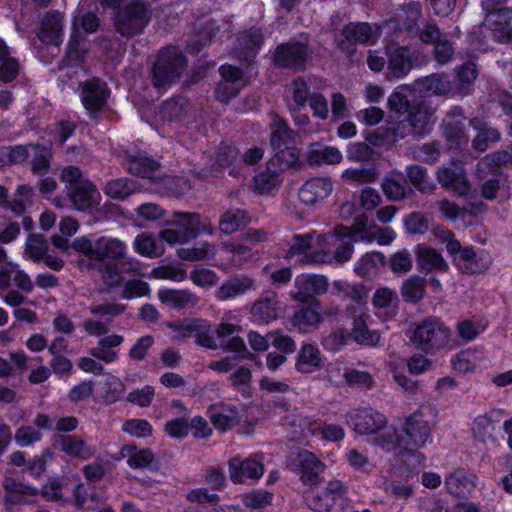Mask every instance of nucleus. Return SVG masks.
<instances>
[{
  "instance_id": "58",
  "label": "nucleus",
  "mask_w": 512,
  "mask_h": 512,
  "mask_svg": "<svg viewBox=\"0 0 512 512\" xmlns=\"http://www.w3.org/2000/svg\"><path fill=\"white\" fill-rule=\"evenodd\" d=\"M344 177L359 184H366L374 182L378 178V172L374 168L348 169Z\"/></svg>"
},
{
  "instance_id": "53",
  "label": "nucleus",
  "mask_w": 512,
  "mask_h": 512,
  "mask_svg": "<svg viewBox=\"0 0 512 512\" xmlns=\"http://www.w3.org/2000/svg\"><path fill=\"white\" fill-rule=\"evenodd\" d=\"M315 94L311 92L310 82L303 78H297L293 82V100L298 109L304 107L307 101L310 100L311 95Z\"/></svg>"
},
{
  "instance_id": "27",
  "label": "nucleus",
  "mask_w": 512,
  "mask_h": 512,
  "mask_svg": "<svg viewBox=\"0 0 512 512\" xmlns=\"http://www.w3.org/2000/svg\"><path fill=\"white\" fill-rule=\"evenodd\" d=\"M251 222L252 218L246 209L230 208L221 214L218 228L222 234L232 235L243 230Z\"/></svg>"
},
{
  "instance_id": "45",
  "label": "nucleus",
  "mask_w": 512,
  "mask_h": 512,
  "mask_svg": "<svg viewBox=\"0 0 512 512\" xmlns=\"http://www.w3.org/2000/svg\"><path fill=\"white\" fill-rule=\"evenodd\" d=\"M20 62L17 58L11 56L10 51L0 61V85L10 84L20 74Z\"/></svg>"
},
{
  "instance_id": "47",
  "label": "nucleus",
  "mask_w": 512,
  "mask_h": 512,
  "mask_svg": "<svg viewBox=\"0 0 512 512\" xmlns=\"http://www.w3.org/2000/svg\"><path fill=\"white\" fill-rule=\"evenodd\" d=\"M384 264V256L379 252L364 255L355 265V272L363 277L369 276L379 265Z\"/></svg>"
},
{
  "instance_id": "38",
  "label": "nucleus",
  "mask_w": 512,
  "mask_h": 512,
  "mask_svg": "<svg viewBox=\"0 0 512 512\" xmlns=\"http://www.w3.org/2000/svg\"><path fill=\"white\" fill-rule=\"evenodd\" d=\"M122 341V336L116 334L104 337L100 339L98 345L91 350V354L96 359L105 363L114 362L118 357V353L114 348L118 347Z\"/></svg>"
},
{
  "instance_id": "43",
  "label": "nucleus",
  "mask_w": 512,
  "mask_h": 512,
  "mask_svg": "<svg viewBox=\"0 0 512 512\" xmlns=\"http://www.w3.org/2000/svg\"><path fill=\"white\" fill-rule=\"evenodd\" d=\"M313 423L307 417L294 416L290 423V441L302 442L314 434Z\"/></svg>"
},
{
  "instance_id": "32",
  "label": "nucleus",
  "mask_w": 512,
  "mask_h": 512,
  "mask_svg": "<svg viewBox=\"0 0 512 512\" xmlns=\"http://www.w3.org/2000/svg\"><path fill=\"white\" fill-rule=\"evenodd\" d=\"M417 261L419 268L426 273L447 272L449 269L448 263L434 248H419L417 250Z\"/></svg>"
},
{
  "instance_id": "21",
  "label": "nucleus",
  "mask_w": 512,
  "mask_h": 512,
  "mask_svg": "<svg viewBox=\"0 0 512 512\" xmlns=\"http://www.w3.org/2000/svg\"><path fill=\"white\" fill-rule=\"evenodd\" d=\"M288 170V161L269 160L266 169L254 176L255 190L260 194L271 193L282 182L281 174Z\"/></svg>"
},
{
  "instance_id": "8",
  "label": "nucleus",
  "mask_w": 512,
  "mask_h": 512,
  "mask_svg": "<svg viewBox=\"0 0 512 512\" xmlns=\"http://www.w3.org/2000/svg\"><path fill=\"white\" fill-rule=\"evenodd\" d=\"M437 109L431 101L420 100L412 103L406 118L399 121L394 129V139H404L408 136L423 137L430 133L436 118Z\"/></svg>"
},
{
  "instance_id": "49",
  "label": "nucleus",
  "mask_w": 512,
  "mask_h": 512,
  "mask_svg": "<svg viewBox=\"0 0 512 512\" xmlns=\"http://www.w3.org/2000/svg\"><path fill=\"white\" fill-rule=\"evenodd\" d=\"M381 187L383 193L389 200L399 201L406 197L405 186L392 175H388L383 179Z\"/></svg>"
},
{
  "instance_id": "56",
  "label": "nucleus",
  "mask_w": 512,
  "mask_h": 512,
  "mask_svg": "<svg viewBox=\"0 0 512 512\" xmlns=\"http://www.w3.org/2000/svg\"><path fill=\"white\" fill-rule=\"evenodd\" d=\"M399 302L395 291L390 288H379L373 296V304L377 308L396 307Z\"/></svg>"
},
{
  "instance_id": "63",
  "label": "nucleus",
  "mask_w": 512,
  "mask_h": 512,
  "mask_svg": "<svg viewBox=\"0 0 512 512\" xmlns=\"http://www.w3.org/2000/svg\"><path fill=\"white\" fill-rule=\"evenodd\" d=\"M190 279L195 285L208 288L216 284L218 277L213 270L201 268L193 270L190 274Z\"/></svg>"
},
{
  "instance_id": "17",
  "label": "nucleus",
  "mask_w": 512,
  "mask_h": 512,
  "mask_svg": "<svg viewBox=\"0 0 512 512\" xmlns=\"http://www.w3.org/2000/svg\"><path fill=\"white\" fill-rule=\"evenodd\" d=\"M348 421L359 434H378L387 425V418L371 408L351 412Z\"/></svg>"
},
{
  "instance_id": "13",
  "label": "nucleus",
  "mask_w": 512,
  "mask_h": 512,
  "mask_svg": "<svg viewBox=\"0 0 512 512\" xmlns=\"http://www.w3.org/2000/svg\"><path fill=\"white\" fill-rule=\"evenodd\" d=\"M296 455L293 459L296 472L299 474V480L310 489L317 487L323 482V476L326 466L313 453L308 450L298 449L292 451L290 456Z\"/></svg>"
},
{
  "instance_id": "29",
  "label": "nucleus",
  "mask_w": 512,
  "mask_h": 512,
  "mask_svg": "<svg viewBox=\"0 0 512 512\" xmlns=\"http://www.w3.org/2000/svg\"><path fill=\"white\" fill-rule=\"evenodd\" d=\"M388 70L393 77H405L413 67V56L408 47L401 46L389 50Z\"/></svg>"
},
{
  "instance_id": "46",
  "label": "nucleus",
  "mask_w": 512,
  "mask_h": 512,
  "mask_svg": "<svg viewBox=\"0 0 512 512\" xmlns=\"http://www.w3.org/2000/svg\"><path fill=\"white\" fill-rule=\"evenodd\" d=\"M351 336L359 344L375 345L380 340V333L377 330L368 328L366 322H354Z\"/></svg>"
},
{
  "instance_id": "37",
  "label": "nucleus",
  "mask_w": 512,
  "mask_h": 512,
  "mask_svg": "<svg viewBox=\"0 0 512 512\" xmlns=\"http://www.w3.org/2000/svg\"><path fill=\"white\" fill-rule=\"evenodd\" d=\"M138 189L137 182L126 178H116L109 180L103 188L104 194L114 200H124Z\"/></svg>"
},
{
  "instance_id": "16",
  "label": "nucleus",
  "mask_w": 512,
  "mask_h": 512,
  "mask_svg": "<svg viewBox=\"0 0 512 512\" xmlns=\"http://www.w3.org/2000/svg\"><path fill=\"white\" fill-rule=\"evenodd\" d=\"M264 473L262 460L257 457H249L241 460L232 458L229 461V476L233 483L243 484L259 479Z\"/></svg>"
},
{
  "instance_id": "1",
  "label": "nucleus",
  "mask_w": 512,
  "mask_h": 512,
  "mask_svg": "<svg viewBox=\"0 0 512 512\" xmlns=\"http://www.w3.org/2000/svg\"><path fill=\"white\" fill-rule=\"evenodd\" d=\"M434 410L431 405L422 406L405 418L398 432L393 429L391 432L378 434L375 438L376 444L387 451L397 446L407 451L423 448L432 439V428L425 417Z\"/></svg>"
},
{
  "instance_id": "2",
  "label": "nucleus",
  "mask_w": 512,
  "mask_h": 512,
  "mask_svg": "<svg viewBox=\"0 0 512 512\" xmlns=\"http://www.w3.org/2000/svg\"><path fill=\"white\" fill-rule=\"evenodd\" d=\"M169 327L179 337L194 336L196 343L208 349L222 348L237 354L246 351V345L242 338L233 336L226 341V337L233 334L235 327L229 323H221L214 330L207 322H169Z\"/></svg>"
},
{
  "instance_id": "9",
  "label": "nucleus",
  "mask_w": 512,
  "mask_h": 512,
  "mask_svg": "<svg viewBox=\"0 0 512 512\" xmlns=\"http://www.w3.org/2000/svg\"><path fill=\"white\" fill-rule=\"evenodd\" d=\"M71 248L91 261L119 260L127 250L126 244L116 238L101 236L91 240L86 236L75 238Z\"/></svg>"
},
{
  "instance_id": "57",
  "label": "nucleus",
  "mask_w": 512,
  "mask_h": 512,
  "mask_svg": "<svg viewBox=\"0 0 512 512\" xmlns=\"http://www.w3.org/2000/svg\"><path fill=\"white\" fill-rule=\"evenodd\" d=\"M136 213L139 218L148 222H154L162 219L166 211L158 204L143 203L136 208Z\"/></svg>"
},
{
  "instance_id": "34",
  "label": "nucleus",
  "mask_w": 512,
  "mask_h": 512,
  "mask_svg": "<svg viewBox=\"0 0 512 512\" xmlns=\"http://www.w3.org/2000/svg\"><path fill=\"white\" fill-rule=\"evenodd\" d=\"M421 17V5L418 2H410L402 6L396 13V23L404 28L409 34H418V21Z\"/></svg>"
},
{
  "instance_id": "41",
  "label": "nucleus",
  "mask_w": 512,
  "mask_h": 512,
  "mask_svg": "<svg viewBox=\"0 0 512 512\" xmlns=\"http://www.w3.org/2000/svg\"><path fill=\"white\" fill-rule=\"evenodd\" d=\"M320 364V357L318 350L312 345H305L302 347L298 360L296 362V369L301 373H310Z\"/></svg>"
},
{
  "instance_id": "42",
  "label": "nucleus",
  "mask_w": 512,
  "mask_h": 512,
  "mask_svg": "<svg viewBox=\"0 0 512 512\" xmlns=\"http://www.w3.org/2000/svg\"><path fill=\"white\" fill-rule=\"evenodd\" d=\"M306 159L314 165L338 164L342 160L341 152L335 147H325L311 150Z\"/></svg>"
},
{
  "instance_id": "6",
  "label": "nucleus",
  "mask_w": 512,
  "mask_h": 512,
  "mask_svg": "<svg viewBox=\"0 0 512 512\" xmlns=\"http://www.w3.org/2000/svg\"><path fill=\"white\" fill-rule=\"evenodd\" d=\"M167 222L176 226L160 232L161 240L169 245L185 244L201 234L213 235L215 231L210 221L202 220L196 212L175 211Z\"/></svg>"
},
{
  "instance_id": "33",
  "label": "nucleus",
  "mask_w": 512,
  "mask_h": 512,
  "mask_svg": "<svg viewBox=\"0 0 512 512\" xmlns=\"http://www.w3.org/2000/svg\"><path fill=\"white\" fill-rule=\"evenodd\" d=\"M120 454L127 458V464L133 469H148L155 459V455L149 448H138L135 445H125Z\"/></svg>"
},
{
  "instance_id": "3",
  "label": "nucleus",
  "mask_w": 512,
  "mask_h": 512,
  "mask_svg": "<svg viewBox=\"0 0 512 512\" xmlns=\"http://www.w3.org/2000/svg\"><path fill=\"white\" fill-rule=\"evenodd\" d=\"M434 234L438 241L445 245L453 264L462 273L480 274L491 265L492 260L488 252L472 246L463 247L452 231L438 227L434 230Z\"/></svg>"
},
{
  "instance_id": "22",
  "label": "nucleus",
  "mask_w": 512,
  "mask_h": 512,
  "mask_svg": "<svg viewBox=\"0 0 512 512\" xmlns=\"http://www.w3.org/2000/svg\"><path fill=\"white\" fill-rule=\"evenodd\" d=\"M254 286V280L246 275L235 274L226 278L215 291L219 301H228L244 295Z\"/></svg>"
},
{
  "instance_id": "62",
  "label": "nucleus",
  "mask_w": 512,
  "mask_h": 512,
  "mask_svg": "<svg viewBox=\"0 0 512 512\" xmlns=\"http://www.w3.org/2000/svg\"><path fill=\"white\" fill-rule=\"evenodd\" d=\"M304 499L308 507L314 512H330L325 498V489L322 492H315L314 488H311L305 493Z\"/></svg>"
},
{
  "instance_id": "12",
  "label": "nucleus",
  "mask_w": 512,
  "mask_h": 512,
  "mask_svg": "<svg viewBox=\"0 0 512 512\" xmlns=\"http://www.w3.org/2000/svg\"><path fill=\"white\" fill-rule=\"evenodd\" d=\"M80 100L90 120L98 121L107 106L111 90L107 83L98 77H92L79 84Z\"/></svg>"
},
{
  "instance_id": "5",
  "label": "nucleus",
  "mask_w": 512,
  "mask_h": 512,
  "mask_svg": "<svg viewBox=\"0 0 512 512\" xmlns=\"http://www.w3.org/2000/svg\"><path fill=\"white\" fill-rule=\"evenodd\" d=\"M297 292L294 299L299 303L294 308L293 320H311L318 318L320 314V302L315 295L326 293L328 279L324 275L302 274L295 280Z\"/></svg>"
},
{
  "instance_id": "39",
  "label": "nucleus",
  "mask_w": 512,
  "mask_h": 512,
  "mask_svg": "<svg viewBox=\"0 0 512 512\" xmlns=\"http://www.w3.org/2000/svg\"><path fill=\"white\" fill-rule=\"evenodd\" d=\"M425 278L412 275L401 286V295L406 302L416 303L425 296Z\"/></svg>"
},
{
  "instance_id": "20",
  "label": "nucleus",
  "mask_w": 512,
  "mask_h": 512,
  "mask_svg": "<svg viewBox=\"0 0 512 512\" xmlns=\"http://www.w3.org/2000/svg\"><path fill=\"white\" fill-rule=\"evenodd\" d=\"M412 90L425 97L445 96L452 91V83L448 75L433 73L416 79L412 84Z\"/></svg>"
},
{
  "instance_id": "4",
  "label": "nucleus",
  "mask_w": 512,
  "mask_h": 512,
  "mask_svg": "<svg viewBox=\"0 0 512 512\" xmlns=\"http://www.w3.org/2000/svg\"><path fill=\"white\" fill-rule=\"evenodd\" d=\"M61 181L65 184L68 199L75 210L90 212L99 204L101 195L96 185L84 176L78 166L64 167Z\"/></svg>"
},
{
  "instance_id": "15",
  "label": "nucleus",
  "mask_w": 512,
  "mask_h": 512,
  "mask_svg": "<svg viewBox=\"0 0 512 512\" xmlns=\"http://www.w3.org/2000/svg\"><path fill=\"white\" fill-rule=\"evenodd\" d=\"M436 179L443 188L452 190L459 196L469 198L473 196L466 171L459 164L450 163L439 167L436 171Z\"/></svg>"
},
{
  "instance_id": "19",
  "label": "nucleus",
  "mask_w": 512,
  "mask_h": 512,
  "mask_svg": "<svg viewBox=\"0 0 512 512\" xmlns=\"http://www.w3.org/2000/svg\"><path fill=\"white\" fill-rule=\"evenodd\" d=\"M39 41L45 45L58 46L63 41V15L58 10L46 12L37 33Z\"/></svg>"
},
{
  "instance_id": "51",
  "label": "nucleus",
  "mask_w": 512,
  "mask_h": 512,
  "mask_svg": "<svg viewBox=\"0 0 512 512\" xmlns=\"http://www.w3.org/2000/svg\"><path fill=\"white\" fill-rule=\"evenodd\" d=\"M152 276L156 279L181 282L186 279L187 274L186 271L181 268L172 265H161L153 268Z\"/></svg>"
},
{
  "instance_id": "31",
  "label": "nucleus",
  "mask_w": 512,
  "mask_h": 512,
  "mask_svg": "<svg viewBox=\"0 0 512 512\" xmlns=\"http://www.w3.org/2000/svg\"><path fill=\"white\" fill-rule=\"evenodd\" d=\"M159 168L160 163L156 159L141 152L127 156V170L135 176L151 179Z\"/></svg>"
},
{
  "instance_id": "23",
  "label": "nucleus",
  "mask_w": 512,
  "mask_h": 512,
  "mask_svg": "<svg viewBox=\"0 0 512 512\" xmlns=\"http://www.w3.org/2000/svg\"><path fill=\"white\" fill-rule=\"evenodd\" d=\"M265 43L261 28L251 27L241 31L237 36V46L240 55L247 61H253L260 53Z\"/></svg>"
},
{
  "instance_id": "18",
  "label": "nucleus",
  "mask_w": 512,
  "mask_h": 512,
  "mask_svg": "<svg viewBox=\"0 0 512 512\" xmlns=\"http://www.w3.org/2000/svg\"><path fill=\"white\" fill-rule=\"evenodd\" d=\"M410 341L417 346L433 342L434 347H442L445 345L450 337V331L444 326L440 325L438 330H435V322H422L417 324L413 329L407 332Z\"/></svg>"
},
{
  "instance_id": "7",
  "label": "nucleus",
  "mask_w": 512,
  "mask_h": 512,
  "mask_svg": "<svg viewBox=\"0 0 512 512\" xmlns=\"http://www.w3.org/2000/svg\"><path fill=\"white\" fill-rule=\"evenodd\" d=\"M188 64L185 54L175 46L162 48L151 69V82L158 91L166 90L181 77Z\"/></svg>"
},
{
  "instance_id": "35",
  "label": "nucleus",
  "mask_w": 512,
  "mask_h": 512,
  "mask_svg": "<svg viewBox=\"0 0 512 512\" xmlns=\"http://www.w3.org/2000/svg\"><path fill=\"white\" fill-rule=\"evenodd\" d=\"M347 486L339 480H331L325 487V498L330 512H343L348 506Z\"/></svg>"
},
{
  "instance_id": "52",
  "label": "nucleus",
  "mask_w": 512,
  "mask_h": 512,
  "mask_svg": "<svg viewBox=\"0 0 512 512\" xmlns=\"http://www.w3.org/2000/svg\"><path fill=\"white\" fill-rule=\"evenodd\" d=\"M163 182L169 194L177 198L184 196L191 189L189 180L181 176H166Z\"/></svg>"
},
{
  "instance_id": "54",
  "label": "nucleus",
  "mask_w": 512,
  "mask_h": 512,
  "mask_svg": "<svg viewBox=\"0 0 512 512\" xmlns=\"http://www.w3.org/2000/svg\"><path fill=\"white\" fill-rule=\"evenodd\" d=\"M270 342L275 346L282 347L283 349H286L288 345V340L286 338H281L279 340L278 338L273 336L263 337L257 333L249 334V344L251 348L256 351L266 350Z\"/></svg>"
},
{
  "instance_id": "30",
  "label": "nucleus",
  "mask_w": 512,
  "mask_h": 512,
  "mask_svg": "<svg viewBox=\"0 0 512 512\" xmlns=\"http://www.w3.org/2000/svg\"><path fill=\"white\" fill-rule=\"evenodd\" d=\"M158 298L164 306L176 310L187 309L196 304L195 295L188 290L160 288Z\"/></svg>"
},
{
  "instance_id": "55",
  "label": "nucleus",
  "mask_w": 512,
  "mask_h": 512,
  "mask_svg": "<svg viewBox=\"0 0 512 512\" xmlns=\"http://www.w3.org/2000/svg\"><path fill=\"white\" fill-rule=\"evenodd\" d=\"M77 125L69 119H60L54 124L53 136L56 142L64 144L74 133Z\"/></svg>"
},
{
  "instance_id": "59",
  "label": "nucleus",
  "mask_w": 512,
  "mask_h": 512,
  "mask_svg": "<svg viewBox=\"0 0 512 512\" xmlns=\"http://www.w3.org/2000/svg\"><path fill=\"white\" fill-rule=\"evenodd\" d=\"M382 202V197L377 190L365 187L359 192V204L365 211L376 209Z\"/></svg>"
},
{
  "instance_id": "48",
  "label": "nucleus",
  "mask_w": 512,
  "mask_h": 512,
  "mask_svg": "<svg viewBox=\"0 0 512 512\" xmlns=\"http://www.w3.org/2000/svg\"><path fill=\"white\" fill-rule=\"evenodd\" d=\"M150 293L149 284L139 278L129 279L125 282L123 287V298L131 300L141 298Z\"/></svg>"
},
{
  "instance_id": "64",
  "label": "nucleus",
  "mask_w": 512,
  "mask_h": 512,
  "mask_svg": "<svg viewBox=\"0 0 512 512\" xmlns=\"http://www.w3.org/2000/svg\"><path fill=\"white\" fill-rule=\"evenodd\" d=\"M500 139V133L497 129L487 128L480 131L472 141L475 150L483 152L488 148L489 142H496Z\"/></svg>"
},
{
  "instance_id": "26",
  "label": "nucleus",
  "mask_w": 512,
  "mask_h": 512,
  "mask_svg": "<svg viewBox=\"0 0 512 512\" xmlns=\"http://www.w3.org/2000/svg\"><path fill=\"white\" fill-rule=\"evenodd\" d=\"M333 185L328 178H312L299 190V199L306 205H313L327 198L332 192Z\"/></svg>"
},
{
  "instance_id": "36",
  "label": "nucleus",
  "mask_w": 512,
  "mask_h": 512,
  "mask_svg": "<svg viewBox=\"0 0 512 512\" xmlns=\"http://www.w3.org/2000/svg\"><path fill=\"white\" fill-rule=\"evenodd\" d=\"M209 418L212 424L221 431L229 430L240 422L238 410L230 406L210 409Z\"/></svg>"
},
{
  "instance_id": "25",
  "label": "nucleus",
  "mask_w": 512,
  "mask_h": 512,
  "mask_svg": "<svg viewBox=\"0 0 512 512\" xmlns=\"http://www.w3.org/2000/svg\"><path fill=\"white\" fill-rule=\"evenodd\" d=\"M476 480V475L463 468H458L446 477L445 486L453 496L465 498L475 489Z\"/></svg>"
},
{
  "instance_id": "40",
  "label": "nucleus",
  "mask_w": 512,
  "mask_h": 512,
  "mask_svg": "<svg viewBox=\"0 0 512 512\" xmlns=\"http://www.w3.org/2000/svg\"><path fill=\"white\" fill-rule=\"evenodd\" d=\"M60 447L63 452L71 457L88 459L92 456V449L76 436H61Z\"/></svg>"
},
{
  "instance_id": "14",
  "label": "nucleus",
  "mask_w": 512,
  "mask_h": 512,
  "mask_svg": "<svg viewBox=\"0 0 512 512\" xmlns=\"http://www.w3.org/2000/svg\"><path fill=\"white\" fill-rule=\"evenodd\" d=\"M376 34L372 27L365 22L350 23L336 35L337 47L345 54L351 55L355 52V44L371 45L376 41Z\"/></svg>"
},
{
  "instance_id": "44",
  "label": "nucleus",
  "mask_w": 512,
  "mask_h": 512,
  "mask_svg": "<svg viewBox=\"0 0 512 512\" xmlns=\"http://www.w3.org/2000/svg\"><path fill=\"white\" fill-rule=\"evenodd\" d=\"M311 54L308 49V41L290 42V69L302 70Z\"/></svg>"
},
{
  "instance_id": "28",
  "label": "nucleus",
  "mask_w": 512,
  "mask_h": 512,
  "mask_svg": "<svg viewBox=\"0 0 512 512\" xmlns=\"http://www.w3.org/2000/svg\"><path fill=\"white\" fill-rule=\"evenodd\" d=\"M278 303L276 293L271 291L264 293L251 308L252 317L255 320H283Z\"/></svg>"
},
{
  "instance_id": "10",
  "label": "nucleus",
  "mask_w": 512,
  "mask_h": 512,
  "mask_svg": "<svg viewBox=\"0 0 512 512\" xmlns=\"http://www.w3.org/2000/svg\"><path fill=\"white\" fill-rule=\"evenodd\" d=\"M152 18L151 5L147 0H132L114 17L116 31L124 37L141 34Z\"/></svg>"
},
{
  "instance_id": "50",
  "label": "nucleus",
  "mask_w": 512,
  "mask_h": 512,
  "mask_svg": "<svg viewBox=\"0 0 512 512\" xmlns=\"http://www.w3.org/2000/svg\"><path fill=\"white\" fill-rule=\"evenodd\" d=\"M123 432L137 437L144 438L152 434V426L145 419H131L127 420L122 425Z\"/></svg>"
},
{
  "instance_id": "60",
  "label": "nucleus",
  "mask_w": 512,
  "mask_h": 512,
  "mask_svg": "<svg viewBox=\"0 0 512 512\" xmlns=\"http://www.w3.org/2000/svg\"><path fill=\"white\" fill-rule=\"evenodd\" d=\"M395 239V232L390 227H379L372 223V233L365 235L363 241L373 242L377 240L380 245H388Z\"/></svg>"
},
{
  "instance_id": "24",
  "label": "nucleus",
  "mask_w": 512,
  "mask_h": 512,
  "mask_svg": "<svg viewBox=\"0 0 512 512\" xmlns=\"http://www.w3.org/2000/svg\"><path fill=\"white\" fill-rule=\"evenodd\" d=\"M273 126L275 128L270 135V145L274 155L269 160H275L278 163L288 161V121L275 115Z\"/></svg>"
},
{
  "instance_id": "61",
  "label": "nucleus",
  "mask_w": 512,
  "mask_h": 512,
  "mask_svg": "<svg viewBox=\"0 0 512 512\" xmlns=\"http://www.w3.org/2000/svg\"><path fill=\"white\" fill-rule=\"evenodd\" d=\"M134 249L138 254L145 257L153 258L159 255L157 251V242L150 235L136 237Z\"/></svg>"
},
{
  "instance_id": "11",
  "label": "nucleus",
  "mask_w": 512,
  "mask_h": 512,
  "mask_svg": "<svg viewBox=\"0 0 512 512\" xmlns=\"http://www.w3.org/2000/svg\"><path fill=\"white\" fill-rule=\"evenodd\" d=\"M314 234L307 233L305 235L294 234L293 244H290V252H303L306 257H310L312 263H345L350 260L354 245L353 241H338L334 243L335 251L330 254L325 251L313 250L315 245L312 242Z\"/></svg>"
}]
</instances>
